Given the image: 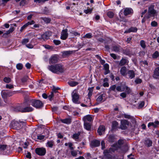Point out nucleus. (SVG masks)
<instances>
[{
    "label": "nucleus",
    "mask_w": 159,
    "mask_h": 159,
    "mask_svg": "<svg viewBox=\"0 0 159 159\" xmlns=\"http://www.w3.org/2000/svg\"><path fill=\"white\" fill-rule=\"evenodd\" d=\"M28 98L25 100L24 103L21 105V106L17 107L14 108V110L16 111H20L22 112H28L32 111L33 110V108L30 106L31 105L30 103H29V104L25 105L24 104L26 102V100H27Z\"/></svg>",
    "instance_id": "f257e3e1"
},
{
    "label": "nucleus",
    "mask_w": 159,
    "mask_h": 159,
    "mask_svg": "<svg viewBox=\"0 0 159 159\" xmlns=\"http://www.w3.org/2000/svg\"><path fill=\"white\" fill-rule=\"evenodd\" d=\"M48 68L49 70L54 73H62L65 71L63 66L60 64L49 66Z\"/></svg>",
    "instance_id": "f03ea898"
},
{
    "label": "nucleus",
    "mask_w": 159,
    "mask_h": 159,
    "mask_svg": "<svg viewBox=\"0 0 159 159\" xmlns=\"http://www.w3.org/2000/svg\"><path fill=\"white\" fill-rule=\"evenodd\" d=\"M28 98L27 100H26V102L24 104L25 105L30 103L32 106L36 108H39L43 106V104L40 101L29 98Z\"/></svg>",
    "instance_id": "7ed1b4c3"
},
{
    "label": "nucleus",
    "mask_w": 159,
    "mask_h": 159,
    "mask_svg": "<svg viewBox=\"0 0 159 159\" xmlns=\"http://www.w3.org/2000/svg\"><path fill=\"white\" fill-rule=\"evenodd\" d=\"M154 6L151 5L148 7V14L146 15V17L148 19L151 17H155L157 15L156 11L154 9Z\"/></svg>",
    "instance_id": "20e7f679"
},
{
    "label": "nucleus",
    "mask_w": 159,
    "mask_h": 159,
    "mask_svg": "<svg viewBox=\"0 0 159 159\" xmlns=\"http://www.w3.org/2000/svg\"><path fill=\"white\" fill-rule=\"evenodd\" d=\"M72 102L75 103H78L79 95L76 90H74L71 93Z\"/></svg>",
    "instance_id": "39448f33"
},
{
    "label": "nucleus",
    "mask_w": 159,
    "mask_h": 159,
    "mask_svg": "<svg viewBox=\"0 0 159 159\" xmlns=\"http://www.w3.org/2000/svg\"><path fill=\"white\" fill-rule=\"evenodd\" d=\"M35 151L37 154L41 156H44L46 153V150L43 148H37Z\"/></svg>",
    "instance_id": "423d86ee"
},
{
    "label": "nucleus",
    "mask_w": 159,
    "mask_h": 159,
    "mask_svg": "<svg viewBox=\"0 0 159 159\" xmlns=\"http://www.w3.org/2000/svg\"><path fill=\"white\" fill-rule=\"evenodd\" d=\"M112 151V149L110 148L109 150H106L104 151L103 154L104 156L103 159H112V157L110 154L111 151Z\"/></svg>",
    "instance_id": "0eeeda50"
},
{
    "label": "nucleus",
    "mask_w": 159,
    "mask_h": 159,
    "mask_svg": "<svg viewBox=\"0 0 159 159\" xmlns=\"http://www.w3.org/2000/svg\"><path fill=\"white\" fill-rule=\"evenodd\" d=\"M129 125V122L125 120H121L120 128L122 129H125L127 128V126Z\"/></svg>",
    "instance_id": "6e6552de"
},
{
    "label": "nucleus",
    "mask_w": 159,
    "mask_h": 159,
    "mask_svg": "<svg viewBox=\"0 0 159 159\" xmlns=\"http://www.w3.org/2000/svg\"><path fill=\"white\" fill-rule=\"evenodd\" d=\"M58 60V56L56 55H54L51 57L49 60L50 64H54L57 63Z\"/></svg>",
    "instance_id": "1a4fd4ad"
},
{
    "label": "nucleus",
    "mask_w": 159,
    "mask_h": 159,
    "mask_svg": "<svg viewBox=\"0 0 159 159\" xmlns=\"http://www.w3.org/2000/svg\"><path fill=\"white\" fill-rule=\"evenodd\" d=\"M67 30L66 29L62 30L61 33V39L62 40H65L68 36V34L67 33Z\"/></svg>",
    "instance_id": "9d476101"
},
{
    "label": "nucleus",
    "mask_w": 159,
    "mask_h": 159,
    "mask_svg": "<svg viewBox=\"0 0 159 159\" xmlns=\"http://www.w3.org/2000/svg\"><path fill=\"white\" fill-rule=\"evenodd\" d=\"M83 120L84 122H87L88 121L91 122L93 120V117L90 115H87L84 116Z\"/></svg>",
    "instance_id": "9b49d317"
},
{
    "label": "nucleus",
    "mask_w": 159,
    "mask_h": 159,
    "mask_svg": "<svg viewBox=\"0 0 159 159\" xmlns=\"http://www.w3.org/2000/svg\"><path fill=\"white\" fill-rule=\"evenodd\" d=\"M124 14L125 16H127L133 13V10L130 8H126L124 9Z\"/></svg>",
    "instance_id": "f8f14e48"
},
{
    "label": "nucleus",
    "mask_w": 159,
    "mask_h": 159,
    "mask_svg": "<svg viewBox=\"0 0 159 159\" xmlns=\"http://www.w3.org/2000/svg\"><path fill=\"white\" fill-rule=\"evenodd\" d=\"M105 129V127L103 125L100 126L98 130V132L99 134L101 135L103 134L104 132Z\"/></svg>",
    "instance_id": "ddd939ff"
},
{
    "label": "nucleus",
    "mask_w": 159,
    "mask_h": 159,
    "mask_svg": "<svg viewBox=\"0 0 159 159\" xmlns=\"http://www.w3.org/2000/svg\"><path fill=\"white\" fill-rule=\"evenodd\" d=\"M11 125L13 128L14 129H18L20 127V124L17 121H12L11 123Z\"/></svg>",
    "instance_id": "4468645a"
},
{
    "label": "nucleus",
    "mask_w": 159,
    "mask_h": 159,
    "mask_svg": "<svg viewBox=\"0 0 159 159\" xmlns=\"http://www.w3.org/2000/svg\"><path fill=\"white\" fill-rule=\"evenodd\" d=\"M100 144V142L97 140H93L92 141L91 143V145L92 147H97Z\"/></svg>",
    "instance_id": "2eb2a0df"
},
{
    "label": "nucleus",
    "mask_w": 159,
    "mask_h": 159,
    "mask_svg": "<svg viewBox=\"0 0 159 159\" xmlns=\"http://www.w3.org/2000/svg\"><path fill=\"white\" fill-rule=\"evenodd\" d=\"M159 76V67H156L154 70L153 77L154 78H157Z\"/></svg>",
    "instance_id": "dca6fc26"
},
{
    "label": "nucleus",
    "mask_w": 159,
    "mask_h": 159,
    "mask_svg": "<svg viewBox=\"0 0 159 159\" xmlns=\"http://www.w3.org/2000/svg\"><path fill=\"white\" fill-rule=\"evenodd\" d=\"M138 30V29L135 27H131L129 29L127 30L124 32L125 33H129L130 32H136Z\"/></svg>",
    "instance_id": "f3484780"
},
{
    "label": "nucleus",
    "mask_w": 159,
    "mask_h": 159,
    "mask_svg": "<svg viewBox=\"0 0 159 159\" xmlns=\"http://www.w3.org/2000/svg\"><path fill=\"white\" fill-rule=\"evenodd\" d=\"M51 35L50 33L48 32H46L42 35V38L44 40L48 39Z\"/></svg>",
    "instance_id": "a211bd4d"
},
{
    "label": "nucleus",
    "mask_w": 159,
    "mask_h": 159,
    "mask_svg": "<svg viewBox=\"0 0 159 159\" xmlns=\"http://www.w3.org/2000/svg\"><path fill=\"white\" fill-rule=\"evenodd\" d=\"M129 78L130 79H132L135 77V73L133 70H129L128 71L127 73Z\"/></svg>",
    "instance_id": "6ab92c4d"
},
{
    "label": "nucleus",
    "mask_w": 159,
    "mask_h": 159,
    "mask_svg": "<svg viewBox=\"0 0 159 159\" xmlns=\"http://www.w3.org/2000/svg\"><path fill=\"white\" fill-rule=\"evenodd\" d=\"M121 75L123 76H125L127 74L126 68L125 66L122 67L120 70Z\"/></svg>",
    "instance_id": "aec40b11"
},
{
    "label": "nucleus",
    "mask_w": 159,
    "mask_h": 159,
    "mask_svg": "<svg viewBox=\"0 0 159 159\" xmlns=\"http://www.w3.org/2000/svg\"><path fill=\"white\" fill-rule=\"evenodd\" d=\"M159 124V122L158 121H156L153 122H149L148 125V127H149L151 126H152L154 127H157Z\"/></svg>",
    "instance_id": "412c9836"
},
{
    "label": "nucleus",
    "mask_w": 159,
    "mask_h": 159,
    "mask_svg": "<svg viewBox=\"0 0 159 159\" xmlns=\"http://www.w3.org/2000/svg\"><path fill=\"white\" fill-rule=\"evenodd\" d=\"M128 61L127 59L125 58H122L120 61L119 65L120 66H123L128 63Z\"/></svg>",
    "instance_id": "4be33fe9"
},
{
    "label": "nucleus",
    "mask_w": 159,
    "mask_h": 159,
    "mask_svg": "<svg viewBox=\"0 0 159 159\" xmlns=\"http://www.w3.org/2000/svg\"><path fill=\"white\" fill-rule=\"evenodd\" d=\"M84 128L87 130H90L91 128V124L90 123L88 122H84Z\"/></svg>",
    "instance_id": "5701e85b"
},
{
    "label": "nucleus",
    "mask_w": 159,
    "mask_h": 159,
    "mask_svg": "<svg viewBox=\"0 0 159 159\" xmlns=\"http://www.w3.org/2000/svg\"><path fill=\"white\" fill-rule=\"evenodd\" d=\"M145 144L148 146V147H150L152 145V142L150 140L147 139L145 141Z\"/></svg>",
    "instance_id": "b1692460"
},
{
    "label": "nucleus",
    "mask_w": 159,
    "mask_h": 159,
    "mask_svg": "<svg viewBox=\"0 0 159 159\" xmlns=\"http://www.w3.org/2000/svg\"><path fill=\"white\" fill-rule=\"evenodd\" d=\"M68 83L69 84L71 87L75 86L78 84L77 82L73 81L68 82Z\"/></svg>",
    "instance_id": "393cba45"
},
{
    "label": "nucleus",
    "mask_w": 159,
    "mask_h": 159,
    "mask_svg": "<svg viewBox=\"0 0 159 159\" xmlns=\"http://www.w3.org/2000/svg\"><path fill=\"white\" fill-rule=\"evenodd\" d=\"M73 52V51H66L63 52V55L65 56H69Z\"/></svg>",
    "instance_id": "a878e982"
},
{
    "label": "nucleus",
    "mask_w": 159,
    "mask_h": 159,
    "mask_svg": "<svg viewBox=\"0 0 159 159\" xmlns=\"http://www.w3.org/2000/svg\"><path fill=\"white\" fill-rule=\"evenodd\" d=\"M121 49L120 47L119 46H115L113 47V50L116 52H119Z\"/></svg>",
    "instance_id": "bb28decb"
},
{
    "label": "nucleus",
    "mask_w": 159,
    "mask_h": 159,
    "mask_svg": "<svg viewBox=\"0 0 159 159\" xmlns=\"http://www.w3.org/2000/svg\"><path fill=\"white\" fill-rule=\"evenodd\" d=\"M116 90L118 91L122 92L125 91V89H124V86H118L116 87Z\"/></svg>",
    "instance_id": "cd10ccee"
},
{
    "label": "nucleus",
    "mask_w": 159,
    "mask_h": 159,
    "mask_svg": "<svg viewBox=\"0 0 159 159\" xmlns=\"http://www.w3.org/2000/svg\"><path fill=\"white\" fill-rule=\"evenodd\" d=\"M93 87L89 88L88 89L89 92L88 93V96L89 97H90L92 95L93 92Z\"/></svg>",
    "instance_id": "c85d7f7f"
},
{
    "label": "nucleus",
    "mask_w": 159,
    "mask_h": 159,
    "mask_svg": "<svg viewBox=\"0 0 159 159\" xmlns=\"http://www.w3.org/2000/svg\"><path fill=\"white\" fill-rule=\"evenodd\" d=\"M124 89H125V90L128 93H129L131 92V90L130 88L126 85L124 86Z\"/></svg>",
    "instance_id": "c756f323"
},
{
    "label": "nucleus",
    "mask_w": 159,
    "mask_h": 159,
    "mask_svg": "<svg viewBox=\"0 0 159 159\" xmlns=\"http://www.w3.org/2000/svg\"><path fill=\"white\" fill-rule=\"evenodd\" d=\"M61 122L64 123L69 124L71 123V120L70 119H66L62 120Z\"/></svg>",
    "instance_id": "7c9ffc66"
},
{
    "label": "nucleus",
    "mask_w": 159,
    "mask_h": 159,
    "mask_svg": "<svg viewBox=\"0 0 159 159\" xmlns=\"http://www.w3.org/2000/svg\"><path fill=\"white\" fill-rule=\"evenodd\" d=\"M7 148V146L5 145H0V151H4Z\"/></svg>",
    "instance_id": "2f4dec72"
},
{
    "label": "nucleus",
    "mask_w": 159,
    "mask_h": 159,
    "mask_svg": "<svg viewBox=\"0 0 159 159\" xmlns=\"http://www.w3.org/2000/svg\"><path fill=\"white\" fill-rule=\"evenodd\" d=\"M55 93L52 91L51 93V94L48 95V98L50 101H51L52 100V98L55 95Z\"/></svg>",
    "instance_id": "473e14b6"
},
{
    "label": "nucleus",
    "mask_w": 159,
    "mask_h": 159,
    "mask_svg": "<svg viewBox=\"0 0 159 159\" xmlns=\"http://www.w3.org/2000/svg\"><path fill=\"white\" fill-rule=\"evenodd\" d=\"M140 45L143 48H145L146 47V45L145 44V42L143 40H142L140 42Z\"/></svg>",
    "instance_id": "72a5a7b5"
},
{
    "label": "nucleus",
    "mask_w": 159,
    "mask_h": 159,
    "mask_svg": "<svg viewBox=\"0 0 159 159\" xmlns=\"http://www.w3.org/2000/svg\"><path fill=\"white\" fill-rule=\"evenodd\" d=\"M53 142L52 141H48L46 143V146L48 147L52 148L53 146Z\"/></svg>",
    "instance_id": "f704fd0d"
},
{
    "label": "nucleus",
    "mask_w": 159,
    "mask_h": 159,
    "mask_svg": "<svg viewBox=\"0 0 159 159\" xmlns=\"http://www.w3.org/2000/svg\"><path fill=\"white\" fill-rule=\"evenodd\" d=\"M23 67V65L21 63H19L16 65V68L18 70H21Z\"/></svg>",
    "instance_id": "c9c22d12"
},
{
    "label": "nucleus",
    "mask_w": 159,
    "mask_h": 159,
    "mask_svg": "<svg viewBox=\"0 0 159 159\" xmlns=\"http://www.w3.org/2000/svg\"><path fill=\"white\" fill-rule=\"evenodd\" d=\"M80 135V133H79L75 134H73L72 136V138L75 140L79 138V137Z\"/></svg>",
    "instance_id": "e433bc0d"
},
{
    "label": "nucleus",
    "mask_w": 159,
    "mask_h": 159,
    "mask_svg": "<svg viewBox=\"0 0 159 159\" xmlns=\"http://www.w3.org/2000/svg\"><path fill=\"white\" fill-rule=\"evenodd\" d=\"M49 0H34V2L36 3H43L45 2L48 1Z\"/></svg>",
    "instance_id": "4c0bfd02"
},
{
    "label": "nucleus",
    "mask_w": 159,
    "mask_h": 159,
    "mask_svg": "<svg viewBox=\"0 0 159 159\" xmlns=\"http://www.w3.org/2000/svg\"><path fill=\"white\" fill-rule=\"evenodd\" d=\"M107 15L108 17L110 18H112L114 16V13L111 11H108L107 13Z\"/></svg>",
    "instance_id": "58836bf2"
},
{
    "label": "nucleus",
    "mask_w": 159,
    "mask_h": 159,
    "mask_svg": "<svg viewBox=\"0 0 159 159\" xmlns=\"http://www.w3.org/2000/svg\"><path fill=\"white\" fill-rule=\"evenodd\" d=\"M92 37V34L91 33H88L84 35L83 38L90 39Z\"/></svg>",
    "instance_id": "ea45409f"
},
{
    "label": "nucleus",
    "mask_w": 159,
    "mask_h": 159,
    "mask_svg": "<svg viewBox=\"0 0 159 159\" xmlns=\"http://www.w3.org/2000/svg\"><path fill=\"white\" fill-rule=\"evenodd\" d=\"M3 81L6 83H9L11 81V79L10 78L6 77L3 79Z\"/></svg>",
    "instance_id": "a19ab883"
},
{
    "label": "nucleus",
    "mask_w": 159,
    "mask_h": 159,
    "mask_svg": "<svg viewBox=\"0 0 159 159\" xmlns=\"http://www.w3.org/2000/svg\"><path fill=\"white\" fill-rule=\"evenodd\" d=\"M104 97L103 95H102L99 96L97 99V101L98 102H100L103 99V97Z\"/></svg>",
    "instance_id": "79ce46f5"
},
{
    "label": "nucleus",
    "mask_w": 159,
    "mask_h": 159,
    "mask_svg": "<svg viewBox=\"0 0 159 159\" xmlns=\"http://www.w3.org/2000/svg\"><path fill=\"white\" fill-rule=\"evenodd\" d=\"M29 41V39H23L21 43L22 44H26Z\"/></svg>",
    "instance_id": "37998d69"
},
{
    "label": "nucleus",
    "mask_w": 159,
    "mask_h": 159,
    "mask_svg": "<svg viewBox=\"0 0 159 159\" xmlns=\"http://www.w3.org/2000/svg\"><path fill=\"white\" fill-rule=\"evenodd\" d=\"M159 56V53L158 52L156 51L154 53H153L152 55V57L153 58H156L158 57Z\"/></svg>",
    "instance_id": "c03bdc74"
},
{
    "label": "nucleus",
    "mask_w": 159,
    "mask_h": 159,
    "mask_svg": "<svg viewBox=\"0 0 159 159\" xmlns=\"http://www.w3.org/2000/svg\"><path fill=\"white\" fill-rule=\"evenodd\" d=\"M118 125V123L116 121H114L112 123V127L113 129H116Z\"/></svg>",
    "instance_id": "a18cd8bd"
},
{
    "label": "nucleus",
    "mask_w": 159,
    "mask_h": 159,
    "mask_svg": "<svg viewBox=\"0 0 159 159\" xmlns=\"http://www.w3.org/2000/svg\"><path fill=\"white\" fill-rule=\"evenodd\" d=\"M71 155L73 157H75L77 155V151L72 150L71 152Z\"/></svg>",
    "instance_id": "49530a36"
},
{
    "label": "nucleus",
    "mask_w": 159,
    "mask_h": 159,
    "mask_svg": "<svg viewBox=\"0 0 159 159\" xmlns=\"http://www.w3.org/2000/svg\"><path fill=\"white\" fill-rule=\"evenodd\" d=\"M1 95L3 98H5L7 97V95L6 93L5 92V91L4 90H3L1 92Z\"/></svg>",
    "instance_id": "de8ad7c7"
},
{
    "label": "nucleus",
    "mask_w": 159,
    "mask_h": 159,
    "mask_svg": "<svg viewBox=\"0 0 159 159\" xmlns=\"http://www.w3.org/2000/svg\"><path fill=\"white\" fill-rule=\"evenodd\" d=\"M116 85H113L111 86L110 88V90L111 91H115L116 89Z\"/></svg>",
    "instance_id": "09e8293b"
},
{
    "label": "nucleus",
    "mask_w": 159,
    "mask_h": 159,
    "mask_svg": "<svg viewBox=\"0 0 159 159\" xmlns=\"http://www.w3.org/2000/svg\"><path fill=\"white\" fill-rule=\"evenodd\" d=\"M151 25L152 26L156 27L157 25V23L156 21H154L151 22Z\"/></svg>",
    "instance_id": "8fccbe9b"
},
{
    "label": "nucleus",
    "mask_w": 159,
    "mask_h": 159,
    "mask_svg": "<svg viewBox=\"0 0 159 159\" xmlns=\"http://www.w3.org/2000/svg\"><path fill=\"white\" fill-rule=\"evenodd\" d=\"M92 10V9H88L87 10H84V12L85 13L87 14L89 13H91Z\"/></svg>",
    "instance_id": "3c124183"
},
{
    "label": "nucleus",
    "mask_w": 159,
    "mask_h": 159,
    "mask_svg": "<svg viewBox=\"0 0 159 159\" xmlns=\"http://www.w3.org/2000/svg\"><path fill=\"white\" fill-rule=\"evenodd\" d=\"M114 138L113 136L110 135L109 137V141L110 142H114Z\"/></svg>",
    "instance_id": "603ef678"
},
{
    "label": "nucleus",
    "mask_w": 159,
    "mask_h": 159,
    "mask_svg": "<svg viewBox=\"0 0 159 159\" xmlns=\"http://www.w3.org/2000/svg\"><path fill=\"white\" fill-rule=\"evenodd\" d=\"M123 116L125 118H127L129 119L132 118V116L129 115L124 114L123 115Z\"/></svg>",
    "instance_id": "864d4df0"
},
{
    "label": "nucleus",
    "mask_w": 159,
    "mask_h": 159,
    "mask_svg": "<svg viewBox=\"0 0 159 159\" xmlns=\"http://www.w3.org/2000/svg\"><path fill=\"white\" fill-rule=\"evenodd\" d=\"M59 89V88L58 87H54L52 89V91L54 92V93H56L58 92L57 91V90Z\"/></svg>",
    "instance_id": "5fc2aeb1"
},
{
    "label": "nucleus",
    "mask_w": 159,
    "mask_h": 159,
    "mask_svg": "<svg viewBox=\"0 0 159 159\" xmlns=\"http://www.w3.org/2000/svg\"><path fill=\"white\" fill-rule=\"evenodd\" d=\"M14 88L13 85L11 84H7L6 85V88L7 89H11Z\"/></svg>",
    "instance_id": "6e6d98bb"
},
{
    "label": "nucleus",
    "mask_w": 159,
    "mask_h": 159,
    "mask_svg": "<svg viewBox=\"0 0 159 159\" xmlns=\"http://www.w3.org/2000/svg\"><path fill=\"white\" fill-rule=\"evenodd\" d=\"M144 105V101H141L140 102L139 104V108H141Z\"/></svg>",
    "instance_id": "4d7b16f0"
},
{
    "label": "nucleus",
    "mask_w": 159,
    "mask_h": 159,
    "mask_svg": "<svg viewBox=\"0 0 159 159\" xmlns=\"http://www.w3.org/2000/svg\"><path fill=\"white\" fill-rule=\"evenodd\" d=\"M43 20L45 22L47 23H49L51 21V20L50 19L47 18H44L43 19Z\"/></svg>",
    "instance_id": "13d9d810"
},
{
    "label": "nucleus",
    "mask_w": 159,
    "mask_h": 159,
    "mask_svg": "<svg viewBox=\"0 0 159 159\" xmlns=\"http://www.w3.org/2000/svg\"><path fill=\"white\" fill-rule=\"evenodd\" d=\"M53 42L56 45H58L61 43V42L58 40H54Z\"/></svg>",
    "instance_id": "bf43d9fd"
},
{
    "label": "nucleus",
    "mask_w": 159,
    "mask_h": 159,
    "mask_svg": "<svg viewBox=\"0 0 159 159\" xmlns=\"http://www.w3.org/2000/svg\"><path fill=\"white\" fill-rule=\"evenodd\" d=\"M27 24H25L21 27L20 30L21 32H22L28 26Z\"/></svg>",
    "instance_id": "052dcab7"
},
{
    "label": "nucleus",
    "mask_w": 159,
    "mask_h": 159,
    "mask_svg": "<svg viewBox=\"0 0 159 159\" xmlns=\"http://www.w3.org/2000/svg\"><path fill=\"white\" fill-rule=\"evenodd\" d=\"M29 79L28 76H26L22 79V81L23 82L26 81Z\"/></svg>",
    "instance_id": "680f3d73"
},
{
    "label": "nucleus",
    "mask_w": 159,
    "mask_h": 159,
    "mask_svg": "<svg viewBox=\"0 0 159 159\" xmlns=\"http://www.w3.org/2000/svg\"><path fill=\"white\" fill-rule=\"evenodd\" d=\"M142 81V80L140 79H136L135 80V82L137 84H140V83H141Z\"/></svg>",
    "instance_id": "e2e57ef3"
},
{
    "label": "nucleus",
    "mask_w": 159,
    "mask_h": 159,
    "mask_svg": "<svg viewBox=\"0 0 159 159\" xmlns=\"http://www.w3.org/2000/svg\"><path fill=\"white\" fill-rule=\"evenodd\" d=\"M101 145L102 146V149H104L105 148V142L103 140L102 141L101 143Z\"/></svg>",
    "instance_id": "0e129e2a"
},
{
    "label": "nucleus",
    "mask_w": 159,
    "mask_h": 159,
    "mask_svg": "<svg viewBox=\"0 0 159 159\" xmlns=\"http://www.w3.org/2000/svg\"><path fill=\"white\" fill-rule=\"evenodd\" d=\"M26 47L29 48H33V45L31 44H26Z\"/></svg>",
    "instance_id": "69168bd1"
},
{
    "label": "nucleus",
    "mask_w": 159,
    "mask_h": 159,
    "mask_svg": "<svg viewBox=\"0 0 159 159\" xmlns=\"http://www.w3.org/2000/svg\"><path fill=\"white\" fill-rule=\"evenodd\" d=\"M44 137H45V136L44 135H40L38 136L37 139L39 140H42L44 138Z\"/></svg>",
    "instance_id": "338daca9"
},
{
    "label": "nucleus",
    "mask_w": 159,
    "mask_h": 159,
    "mask_svg": "<svg viewBox=\"0 0 159 159\" xmlns=\"http://www.w3.org/2000/svg\"><path fill=\"white\" fill-rule=\"evenodd\" d=\"M26 157L27 158L30 159L31 157V153L30 152H28Z\"/></svg>",
    "instance_id": "774afa93"
}]
</instances>
